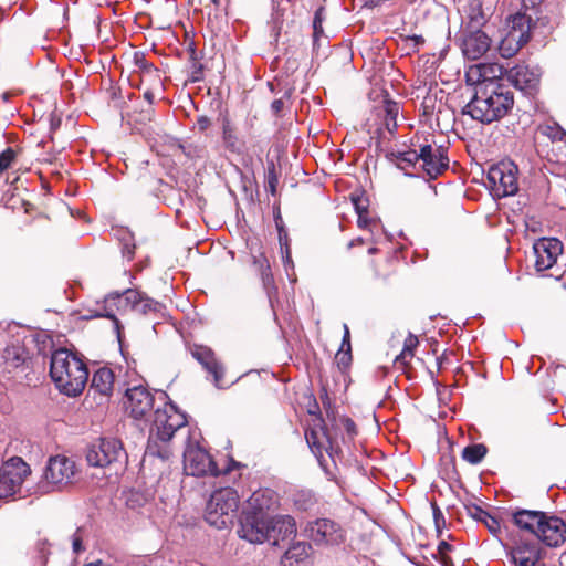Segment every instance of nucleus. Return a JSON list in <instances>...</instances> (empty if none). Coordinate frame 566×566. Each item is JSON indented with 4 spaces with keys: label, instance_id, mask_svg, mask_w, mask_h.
<instances>
[{
    "label": "nucleus",
    "instance_id": "4be33fe9",
    "mask_svg": "<svg viewBox=\"0 0 566 566\" xmlns=\"http://www.w3.org/2000/svg\"><path fill=\"white\" fill-rule=\"evenodd\" d=\"M296 533L295 521L290 515H281L269 518V541L276 546L281 541L294 536Z\"/></svg>",
    "mask_w": 566,
    "mask_h": 566
},
{
    "label": "nucleus",
    "instance_id": "49530a36",
    "mask_svg": "<svg viewBox=\"0 0 566 566\" xmlns=\"http://www.w3.org/2000/svg\"><path fill=\"white\" fill-rule=\"evenodd\" d=\"M92 317H107L115 318L113 308H109L107 304L98 305Z\"/></svg>",
    "mask_w": 566,
    "mask_h": 566
},
{
    "label": "nucleus",
    "instance_id": "8fccbe9b",
    "mask_svg": "<svg viewBox=\"0 0 566 566\" xmlns=\"http://www.w3.org/2000/svg\"><path fill=\"white\" fill-rule=\"evenodd\" d=\"M343 424H344V428L346 430V432L350 436V437H354L357 432V428H356V424L355 422L349 419V418H344L343 420Z\"/></svg>",
    "mask_w": 566,
    "mask_h": 566
},
{
    "label": "nucleus",
    "instance_id": "3c124183",
    "mask_svg": "<svg viewBox=\"0 0 566 566\" xmlns=\"http://www.w3.org/2000/svg\"><path fill=\"white\" fill-rule=\"evenodd\" d=\"M340 349H352L350 347V334L347 324H344V336Z\"/></svg>",
    "mask_w": 566,
    "mask_h": 566
},
{
    "label": "nucleus",
    "instance_id": "338daca9",
    "mask_svg": "<svg viewBox=\"0 0 566 566\" xmlns=\"http://www.w3.org/2000/svg\"><path fill=\"white\" fill-rule=\"evenodd\" d=\"M59 124H60V120H56V122L52 120L51 126L59 125Z\"/></svg>",
    "mask_w": 566,
    "mask_h": 566
},
{
    "label": "nucleus",
    "instance_id": "f704fd0d",
    "mask_svg": "<svg viewBox=\"0 0 566 566\" xmlns=\"http://www.w3.org/2000/svg\"><path fill=\"white\" fill-rule=\"evenodd\" d=\"M472 29H479L486 21L480 0H471L468 12Z\"/></svg>",
    "mask_w": 566,
    "mask_h": 566
},
{
    "label": "nucleus",
    "instance_id": "13d9d810",
    "mask_svg": "<svg viewBox=\"0 0 566 566\" xmlns=\"http://www.w3.org/2000/svg\"><path fill=\"white\" fill-rule=\"evenodd\" d=\"M144 97H145V99H146L149 104H153V102H154V99H155V95H154V93H153L150 90L145 91V93H144Z\"/></svg>",
    "mask_w": 566,
    "mask_h": 566
},
{
    "label": "nucleus",
    "instance_id": "5701e85b",
    "mask_svg": "<svg viewBox=\"0 0 566 566\" xmlns=\"http://www.w3.org/2000/svg\"><path fill=\"white\" fill-rule=\"evenodd\" d=\"M545 512L533 510H516L512 513V521L521 531L536 536Z\"/></svg>",
    "mask_w": 566,
    "mask_h": 566
},
{
    "label": "nucleus",
    "instance_id": "ddd939ff",
    "mask_svg": "<svg viewBox=\"0 0 566 566\" xmlns=\"http://www.w3.org/2000/svg\"><path fill=\"white\" fill-rule=\"evenodd\" d=\"M306 531L308 537L316 545H340L346 538L344 528L338 523L328 518H319L311 522Z\"/></svg>",
    "mask_w": 566,
    "mask_h": 566
},
{
    "label": "nucleus",
    "instance_id": "4c0bfd02",
    "mask_svg": "<svg viewBox=\"0 0 566 566\" xmlns=\"http://www.w3.org/2000/svg\"><path fill=\"white\" fill-rule=\"evenodd\" d=\"M134 61H135V64L138 66V69L144 74H148V75L155 74V76L159 80L158 69L155 67L151 63H149L145 59L144 54L135 53Z\"/></svg>",
    "mask_w": 566,
    "mask_h": 566
},
{
    "label": "nucleus",
    "instance_id": "5fc2aeb1",
    "mask_svg": "<svg viewBox=\"0 0 566 566\" xmlns=\"http://www.w3.org/2000/svg\"><path fill=\"white\" fill-rule=\"evenodd\" d=\"M283 105H284V103L282 99H275L272 102L271 108H272L273 113L277 115L282 111Z\"/></svg>",
    "mask_w": 566,
    "mask_h": 566
},
{
    "label": "nucleus",
    "instance_id": "864d4df0",
    "mask_svg": "<svg viewBox=\"0 0 566 566\" xmlns=\"http://www.w3.org/2000/svg\"><path fill=\"white\" fill-rule=\"evenodd\" d=\"M451 549H452V546L446 541H441L438 545V551L441 555H446Z\"/></svg>",
    "mask_w": 566,
    "mask_h": 566
},
{
    "label": "nucleus",
    "instance_id": "0e129e2a",
    "mask_svg": "<svg viewBox=\"0 0 566 566\" xmlns=\"http://www.w3.org/2000/svg\"><path fill=\"white\" fill-rule=\"evenodd\" d=\"M59 124H60V120H56V122L52 120L51 126L59 125Z\"/></svg>",
    "mask_w": 566,
    "mask_h": 566
},
{
    "label": "nucleus",
    "instance_id": "6e6552de",
    "mask_svg": "<svg viewBox=\"0 0 566 566\" xmlns=\"http://www.w3.org/2000/svg\"><path fill=\"white\" fill-rule=\"evenodd\" d=\"M127 459L120 440L103 438L92 443L86 451V460L91 467L104 468L116 462H125Z\"/></svg>",
    "mask_w": 566,
    "mask_h": 566
},
{
    "label": "nucleus",
    "instance_id": "79ce46f5",
    "mask_svg": "<svg viewBox=\"0 0 566 566\" xmlns=\"http://www.w3.org/2000/svg\"><path fill=\"white\" fill-rule=\"evenodd\" d=\"M34 549L36 558L39 559L40 564L44 566L46 563L48 555L50 554V544L48 543L46 539L40 538L38 539Z\"/></svg>",
    "mask_w": 566,
    "mask_h": 566
},
{
    "label": "nucleus",
    "instance_id": "a19ab883",
    "mask_svg": "<svg viewBox=\"0 0 566 566\" xmlns=\"http://www.w3.org/2000/svg\"><path fill=\"white\" fill-rule=\"evenodd\" d=\"M324 8H318L315 11L314 19H313V36L314 41L317 42L319 40V36L323 35V21H324Z\"/></svg>",
    "mask_w": 566,
    "mask_h": 566
},
{
    "label": "nucleus",
    "instance_id": "393cba45",
    "mask_svg": "<svg viewBox=\"0 0 566 566\" xmlns=\"http://www.w3.org/2000/svg\"><path fill=\"white\" fill-rule=\"evenodd\" d=\"M192 356L213 376L214 385L222 387L223 367L217 361L213 352L203 346L196 347Z\"/></svg>",
    "mask_w": 566,
    "mask_h": 566
},
{
    "label": "nucleus",
    "instance_id": "de8ad7c7",
    "mask_svg": "<svg viewBox=\"0 0 566 566\" xmlns=\"http://www.w3.org/2000/svg\"><path fill=\"white\" fill-rule=\"evenodd\" d=\"M433 520H434L436 528H437L438 533H440L441 528L444 527V525H446V520H444V516H443V513L441 512V510L436 505H433Z\"/></svg>",
    "mask_w": 566,
    "mask_h": 566
},
{
    "label": "nucleus",
    "instance_id": "e2e57ef3",
    "mask_svg": "<svg viewBox=\"0 0 566 566\" xmlns=\"http://www.w3.org/2000/svg\"><path fill=\"white\" fill-rule=\"evenodd\" d=\"M412 40L416 42V43H420V42H423V39L419 35H415L412 36Z\"/></svg>",
    "mask_w": 566,
    "mask_h": 566
},
{
    "label": "nucleus",
    "instance_id": "dca6fc26",
    "mask_svg": "<svg viewBox=\"0 0 566 566\" xmlns=\"http://www.w3.org/2000/svg\"><path fill=\"white\" fill-rule=\"evenodd\" d=\"M122 297L125 304L129 305L132 310L140 314L146 315L150 313H159L163 310L161 303L136 289H127L122 295L118 293L109 294L105 302Z\"/></svg>",
    "mask_w": 566,
    "mask_h": 566
},
{
    "label": "nucleus",
    "instance_id": "09e8293b",
    "mask_svg": "<svg viewBox=\"0 0 566 566\" xmlns=\"http://www.w3.org/2000/svg\"><path fill=\"white\" fill-rule=\"evenodd\" d=\"M72 548L75 554H78L84 551L80 530H77L72 536Z\"/></svg>",
    "mask_w": 566,
    "mask_h": 566
},
{
    "label": "nucleus",
    "instance_id": "20e7f679",
    "mask_svg": "<svg viewBox=\"0 0 566 566\" xmlns=\"http://www.w3.org/2000/svg\"><path fill=\"white\" fill-rule=\"evenodd\" d=\"M78 473L76 463L65 455L50 457L43 476L35 486V493L48 494L71 485Z\"/></svg>",
    "mask_w": 566,
    "mask_h": 566
},
{
    "label": "nucleus",
    "instance_id": "a211bd4d",
    "mask_svg": "<svg viewBox=\"0 0 566 566\" xmlns=\"http://www.w3.org/2000/svg\"><path fill=\"white\" fill-rule=\"evenodd\" d=\"M535 537L549 547H557L566 541V524L562 518L545 513Z\"/></svg>",
    "mask_w": 566,
    "mask_h": 566
},
{
    "label": "nucleus",
    "instance_id": "603ef678",
    "mask_svg": "<svg viewBox=\"0 0 566 566\" xmlns=\"http://www.w3.org/2000/svg\"><path fill=\"white\" fill-rule=\"evenodd\" d=\"M211 125V120L209 117L207 116H200L198 119H197V127L200 132H205L207 130Z\"/></svg>",
    "mask_w": 566,
    "mask_h": 566
},
{
    "label": "nucleus",
    "instance_id": "e433bc0d",
    "mask_svg": "<svg viewBox=\"0 0 566 566\" xmlns=\"http://www.w3.org/2000/svg\"><path fill=\"white\" fill-rule=\"evenodd\" d=\"M384 111L386 113L385 126L390 134H394V132L397 128L396 118H397V115L399 112L398 104L394 103V102L386 101Z\"/></svg>",
    "mask_w": 566,
    "mask_h": 566
},
{
    "label": "nucleus",
    "instance_id": "c9c22d12",
    "mask_svg": "<svg viewBox=\"0 0 566 566\" xmlns=\"http://www.w3.org/2000/svg\"><path fill=\"white\" fill-rule=\"evenodd\" d=\"M485 454L486 448L483 444H471L462 451V458L471 464L481 462Z\"/></svg>",
    "mask_w": 566,
    "mask_h": 566
},
{
    "label": "nucleus",
    "instance_id": "39448f33",
    "mask_svg": "<svg viewBox=\"0 0 566 566\" xmlns=\"http://www.w3.org/2000/svg\"><path fill=\"white\" fill-rule=\"evenodd\" d=\"M239 495L232 488L216 490L208 501L206 520L218 528L231 523L239 509Z\"/></svg>",
    "mask_w": 566,
    "mask_h": 566
},
{
    "label": "nucleus",
    "instance_id": "ea45409f",
    "mask_svg": "<svg viewBox=\"0 0 566 566\" xmlns=\"http://www.w3.org/2000/svg\"><path fill=\"white\" fill-rule=\"evenodd\" d=\"M314 503L315 499L310 492H298L294 497V504L302 511H307Z\"/></svg>",
    "mask_w": 566,
    "mask_h": 566
},
{
    "label": "nucleus",
    "instance_id": "aec40b11",
    "mask_svg": "<svg viewBox=\"0 0 566 566\" xmlns=\"http://www.w3.org/2000/svg\"><path fill=\"white\" fill-rule=\"evenodd\" d=\"M277 506V497L274 491L270 489L258 490L252 493L248 500V506L242 514L262 515L264 518H270V512L274 511Z\"/></svg>",
    "mask_w": 566,
    "mask_h": 566
},
{
    "label": "nucleus",
    "instance_id": "f8f14e48",
    "mask_svg": "<svg viewBox=\"0 0 566 566\" xmlns=\"http://www.w3.org/2000/svg\"><path fill=\"white\" fill-rule=\"evenodd\" d=\"M509 555L515 566H536L542 559V548L536 539L522 535L512 536Z\"/></svg>",
    "mask_w": 566,
    "mask_h": 566
},
{
    "label": "nucleus",
    "instance_id": "6ab92c4d",
    "mask_svg": "<svg viewBox=\"0 0 566 566\" xmlns=\"http://www.w3.org/2000/svg\"><path fill=\"white\" fill-rule=\"evenodd\" d=\"M506 81L525 94H533L539 83V74L527 65H516L506 72Z\"/></svg>",
    "mask_w": 566,
    "mask_h": 566
},
{
    "label": "nucleus",
    "instance_id": "2eb2a0df",
    "mask_svg": "<svg viewBox=\"0 0 566 566\" xmlns=\"http://www.w3.org/2000/svg\"><path fill=\"white\" fill-rule=\"evenodd\" d=\"M238 535L252 544L269 541V518L262 515L242 514Z\"/></svg>",
    "mask_w": 566,
    "mask_h": 566
},
{
    "label": "nucleus",
    "instance_id": "6e6d98bb",
    "mask_svg": "<svg viewBox=\"0 0 566 566\" xmlns=\"http://www.w3.org/2000/svg\"><path fill=\"white\" fill-rule=\"evenodd\" d=\"M522 2L526 9H534L542 2V0H522Z\"/></svg>",
    "mask_w": 566,
    "mask_h": 566
},
{
    "label": "nucleus",
    "instance_id": "9d476101",
    "mask_svg": "<svg viewBox=\"0 0 566 566\" xmlns=\"http://www.w3.org/2000/svg\"><path fill=\"white\" fill-rule=\"evenodd\" d=\"M159 392L153 394L142 385L126 389L124 400L126 411L136 420H147V417L158 406Z\"/></svg>",
    "mask_w": 566,
    "mask_h": 566
},
{
    "label": "nucleus",
    "instance_id": "37998d69",
    "mask_svg": "<svg viewBox=\"0 0 566 566\" xmlns=\"http://www.w3.org/2000/svg\"><path fill=\"white\" fill-rule=\"evenodd\" d=\"M279 179L276 176L274 164H271L268 168V175H266V189L275 195L276 192V186H277Z\"/></svg>",
    "mask_w": 566,
    "mask_h": 566
},
{
    "label": "nucleus",
    "instance_id": "c03bdc74",
    "mask_svg": "<svg viewBox=\"0 0 566 566\" xmlns=\"http://www.w3.org/2000/svg\"><path fill=\"white\" fill-rule=\"evenodd\" d=\"M546 135L553 140L566 143V130H564L557 124L546 127Z\"/></svg>",
    "mask_w": 566,
    "mask_h": 566
},
{
    "label": "nucleus",
    "instance_id": "f3484780",
    "mask_svg": "<svg viewBox=\"0 0 566 566\" xmlns=\"http://www.w3.org/2000/svg\"><path fill=\"white\" fill-rule=\"evenodd\" d=\"M421 167L430 178H437L449 167V159L442 147L423 145L419 150Z\"/></svg>",
    "mask_w": 566,
    "mask_h": 566
},
{
    "label": "nucleus",
    "instance_id": "4468645a",
    "mask_svg": "<svg viewBox=\"0 0 566 566\" xmlns=\"http://www.w3.org/2000/svg\"><path fill=\"white\" fill-rule=\"evenodd\" d=\"M535 269L538 272L553 268L563 253V243L555 238L538 239L533 245Z\"/></svg>",
    "mask_w": 566,
    "mask_h": 566
},
{
    "label": "nucleus",
    "instance_id": "f03ea898",
    "mask_svg": "<svg viewBox=\"0 0 566 566\" xmlns=\"http://www.w3.org/2000/svg\"><path fill=\"white\" fill-rule=\"evenodd\" d=\"M514 103L512 92L499 82L479 85L472 99L463 107L462 114L470 115L483 124L504 117Z\"/></svg>",
    "mask_w": 566,
    "mask_h": 566
},
{
    "label": "nucleus",
    "instance_id": "f257e3e1",
    "mask_svg": "<svg viewBox=\"0 0 566 566\" xmlns=\"http://www.w3.org/2000/svg\"><path fill=\"white\" fill-rule=\"evenodd\" d=\"M168 396L160 391L158 394V406L154 411V419L150 426L146 455L168 460L171 451L168 442L177 430L182 428L187 419L184 413L167 401Z\"/></svg>",
    "mask_w": 566,
    "mask_h": 566
},
{
    "label": "nucleus",
    "instance_id": "72a5a7b5",
    "mask_svg": "<svg viewBox=\"0 0 566 566\" xmlns=\"http://www.w3.org/2000/svg\"><path fill=\"white\" fill-rule=\"evenodd\" d=\"M418 344L419 340L417 336L409 334L405 340L402 352L400 353V355L396 357V363L400 364L401 366H407L410 363L411 358L413 357V352Z\"/></svg>",
    "mask_w": 566,
    "mask_h": 566
},
{
    "label": "nucleus",
    "instance_id": "412c9836",
    "mask_svg": "<svg viewBox=\"0 0 566 566\" xmlns=\"http://www.w3.org/2000/svg\"><path fill=\"white\" fill-rule=\"evenodd\" d=\"M491 46V39L489 35L479 30L473 29L468 32L461 44L463 55L469 60H478L483 56Z\"/></svg>",
    "mask_w": 566,
    "mask_h": 566
},
{
    "label": "nucleus",
    "instance_id": "680f3d73",
    "mask_svg": "<svg viewBox=\"0 0 566 566\" xmlns=\"http://www.w3.org/2000/svg\"><path fill=\"white\" fill-rule=\"evenodd\" d=\"M358 226L359 227H365L366 226V221L363 219V216H361L360 212H359V218H358Z\"/></svg>",
    "mask_w": 566,
    "mask_h": 566
},
{
    "label": "nucleus",
    "instance_id": "1a4fd4ad",
    "mask_svg": "<svg viewBox=\"0 0 566 566\" xmlns=\"http://www.w3.org/2000/svg\"><path fill=\"white\" fill-rule=\"evenodd\" d=\"M184 470L193 476L218 475L220 472L208 451L192 440L188 441L184 451Z\"/></svg>",
    "mask_w": 566,
    "mask_h": 566
},
{
    "label": "nucleus",
    "instance_id": "423d86ee",
    "mask_svg": "<svg viewBox=\"0 0 566 566\" xmlns=\"http://www.w3.org/2000/svg\"><path fill=\"white\" fill-rule=\"evenodd\" d=\"M518 169L511 160H502L489 168L486 179L491 193L496 198L513 196L518 190Z\"/></svg>",
    "mask_w": 566,
    "mask_h": 566
},
{
    "label": "nucleus",
    "instance_id": "a18cd8bd",
    "mask_svg": "<svg viewBox=\"0 0 566 566\" xmlns=\"http://www.w3.org/2000/svg\"><path fill=\"white\" fill-rule=\"evenodd\" d=\"M335 359L339 368H347L352 361V349H339Z\"/></svg>",
    "mask_w": 566,
    "mask_h": 566
},
{
    "label": "nucleus",
    "instance_id": "69168bd1",
    "mask_svg": "<svg viewBox=\"0 0 566 566\" xmlns=\"http://www.w3.org/2000/svg\"><path fill=\"white\" fill-rule=\"evenodd\" d=\"M59 124H60V120H56V122L52 120L51 126L59 125Z\"/></svg>",
    "mask_w": 566,
    "mask_h": 566
},
{
    "label": "nucleus",
    "instance_id": "cd10ccee",
    "mask_svg": "<svg viewBox=\"0 0 566 566\" xmlns=\"http://www.w3.org/2000/svg\"><path fill=\"white\" fill-rule=\"evenodd\" d=\"M222 140L226 149L232 154L242 155L247 150L245 142L238 136L237 129L229 120L223 123Z\"/></svg>",
    "mask_w": 566,
    "mask_h": 566
},
{
    "label": "nucleus",
    "instance_id": "9b49d317",
    "mask_svg": "<svg viewBox=\"0 0 566 566\" xmlns=\"http://www.w3.org/2000/svg\"><path fill=\"white\" fill-rule=\"evenodd\" d=\"M30 467L21 458L14 457L0 467V499L14 495L20 491Z\"/></svg>",
    "mask_w": 566,
    "mask_h": 566
},
{
    "label": "nucleus",
    "instance_id": "774afa93",
    "mask_svg": "<svg viewBox=\"0 0 566 566\" xmlns=\"http://www.w3.org/2000/svg\"><path fill=\"white\" fill-rule=\"evenodd\" d=\"M3 98H4V99H8V94H7V93H6V94H3Z\"/></svg>",
    "mask_w": 566,
    "mask_h": 566
},
{
    "label": "nucleus",
    "instance_id": "b1692460",
    "mask_svg": "<svg viewBox=\"0 0 566 566\" xmlns=\"http://www.w3.org/2000/svg\"><path fill=\"white\" fill-rule=\"evenodd\" d=\"M250 252L252 256V264L261 276V281L265 290L273 287V275L271 273L270 262L259 242H251Z\"/></svg>",
    "mask_w": 566,
    "mask_h": 566
},
{
    "label": "nucleus",
    "instance_id": "2f4dec72",
    "mask_svg": "<svg viewBox=\"0 0 566 566\" xmlns=\"http://www.w3.org/2000/svg\"><path fill=\"white\" fill-rule=\"evenodd\" d=\"M468 511L474 520L482 522L491 534L497 536L501 533V525L495 516L490 515L479 506H472Z\"/></svg>",
    "mask_w": 566,
    "mask_h": 566
},
{
    "label": "nucleus",
    "instance_id": "7ed1b4c3",
    "mask_svg": "<svg viewBox=\"0 0 566 566\" xmlns=\"http://www.w3.org/2000/svg\"><path fill=\"white\" fill-rule=\"evenodd\" d=\"M50 376L61 392L75 397L85 388L88 369L75 354L60 348L51 356Z\"/></svg>",
    "mask_w": 566,
    "mask_h": 566
},
{
    "label": "nucleus",
    "instance_id": "0eeeda50",
    "mask_svg": "<svg viewBox=\"0 0 566 566\" xmlns=\"http://www.w3.org/2000/svg\"><path fill=\"white\" fill-rule=\"evenodd\" d=\"M532 19L525 13H516L509 21V30L501 39L499 52L502 57L510 59L526 44L531 36Z\"/></svg>",
    "mask_w": 566,
    "mask_h": 566
},
{
    "label": "nucleus",
    "instance_id": "a878e982",
    "mask_svg": "<svg viewBox=\"0 0 566 566\" xmlns=\"http://www.w3.org/2000/svg\"><path fill=\"white\" fill-rule=\"evenodd\" d=\"M507 71L509 70L497 63H485L472 67L469 72V76L476 74V81L480 82L479 85H484L495 82V80L506 78Z\"/></svg>",
    "mask_w": 566,
    "mask_h": 566
},
{
    "label": "nucleus",
    "instance_id": "473e14b6",
    "mask_svg": "<svg viewBox=\"0 0 566 566\" xmlns=\"http://www.w3.org/2000/svg\"><path fill=\"white\" fill-rule=\"evenodd\" d=\"M27 353L21 346H9L4 349L3 359L9 367L17 368L27 360Z\"/></svg>",
    "mask_w": 566,
    "mask_h": 566
},
{
    "label": "nucleus",
    "instance_id": "58836bf2",
    "mask_svg": "<svg viewBox=\"0 0 566 566\" xmlns=\"http://www.w3.org/2000/svg\"><path fill=\"white\" fill-rule=\"evenodd\" d=\"M17 160V153L8 147L0 154V175L11 168Z\"/></svg>",
    "mask_w": 566,
    "mask_h": 566
},
{
    "label": "nucleus",
    "instance_id": "4d7b16f0",
    "mask_svg": "<svg viewBox=\"0 0 566 566\" xmlns=\"http://www.w3.org/2000/svg\"><path fill=\"white\" fill-rule=\"evenodd\" d=\"M422 104H423L426 109L433 108V106H434V98L431 97V96H426Z\"/></svg>",
    "mask_w": 566,
    "mask_h": 566
},
{
    "label": "nucleus",
    "instance_id": "bb28decb",
    "mask_svg": "<svg viewBox=\"0 0 566 566\" xmlns=\"http://www.w3.org/2000/svg\"><path fill=\"white\" fill-rule=\"evenodd\" d=\"M311 545L304 542L293 544L281 559V566H308Z\"/></svg>",
    "mask_w": 566,
    "mask_h": 566
},
{
    "label": "nucleus",
    "instance_id": "bf43d9fd",
    "mask_svg": "<svg viewBox=\"0 0 566 566\" xmlns=\"http://www.w3.org/2000/svg\"><path fill=\"white\" fill-rule=\"evenodd\" d=\"M85 566H104L103 562L97 559L95 562L88 563Z\"/></svg>",
    "mask_w": 566,
    "mask_h": 566
},
{
    "label": "nucleus",
    "instance_id": "7c9ffc66",
    "mask_svg": "<svg viewBox=\"0 0 566 566\" xmlns=\"http://www.w3.org/2000/svg\"><path fill=\"white\" fill-rule=\"evenodd\" d=\"M305 438L307 444L310 446L312 452L319 459L323 457V451L325 450L329 454H332V442L329 437L322 431L321 433L316 430H311L305 433Z\"/></svg>",
    "mask_w": 566,
    "mask_h": 566
},
{
    "label": "nucleus",
    "instance_id": "c85d7f7f",
    "mask_svg": "<svg viewBox=\"0 0 566 566\" xmlns=\"http://www.w3.org/2000/svg\"><path fill=\"white\" fill-rule=\"evenodd\" d=\"M386 158L395 164L397 168L405 170L406 175L411 176L408 169L415 167L419 163V151L410 149L406 151H388Z\"/></svg>",
    "mask_w": 566,
    "mask_h": 566
},
{
    "label": "nucleus",
    "instance_id": "052dcab7",
    "mask_svg": "<svg viewBox=\"0 0 566 566\" xmlns=\"http://www.w3.org/2000/svg\"><path fill=\"white\" fill-rule=\"evenodd\" d=\"M356 243H359L361 244L363 243V240L360 238H358L357 240H353L348 243V249L353 248Z\"/></svg>",
    "mask_w": 566,
    "mask_h": 566
},
{
    "label": "nucleus",
    "instance_id": "c756f323",
    "mask_svg": "<svg viewBox=\"0 0 566 566\" xmlns=\"http://www.w3.org/2000/svg\"><path fill=\"white\" fill-rule=\"evenodd\" d=\"M114 387V374L109 368H99L94 373L91 388L103 396H109Z\"/></svg>",
    "mask_w": 566,
    "mask_h": 566
}]
</instances>
